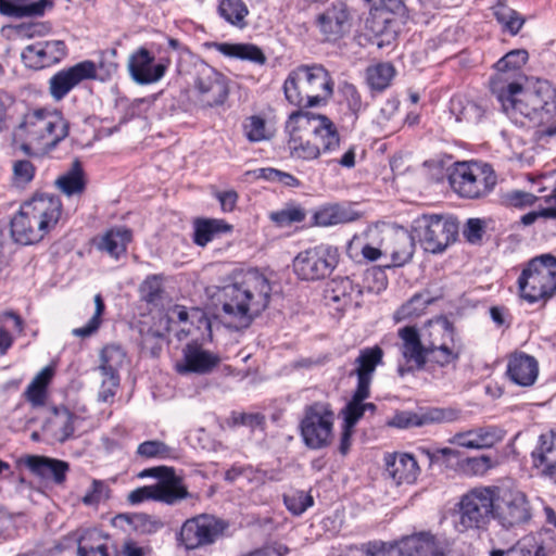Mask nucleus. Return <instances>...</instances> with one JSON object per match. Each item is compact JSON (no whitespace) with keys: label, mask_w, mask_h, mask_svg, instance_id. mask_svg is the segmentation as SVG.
Returning a JSON list of instances; mask_svg holds the SVG:
<instances>
[{"label":"nucleus","mask_w":556,"mask_h":556,"mask_svg":"<svg viewBox=\"0 0 556 556\" xmlns=\"http://www.w3.org/2000/svg\"><path fill=\"white\" fill-rule=\"evenodd\" d=\"M269 280L256 269L236 275L231 282L219 288L217 301L236 328L248 327L270 301Z\"/></svg>","instance_id":"f257e3e1"},{"label":"nucleus","mask_w":556,"mask_h":556,"mask_svg":"<svg viewBox=\"0 0 556 556\" xmlns=\"http://www.w3.org/2000/svg\"><path fill=\"white\" fill-rule=\"evenodd\" d=\"M288 149L293 159L312 161L332 154L340 146L337 126L326 115L305 110L291 113L286 122Z\"/></svg>","instance_id":"f03ea898"},{"label":"nucleus","mask_w":556,"mask_h":556,"mask_svg":"<svg viewBox=\"0 0 556 556\" xmlns=\"http://www.w3.org/2000/svg\"><path fill=\"white\" fill-rule=\"evenodd\" d=\"M62 213L59 197L42 193L25 202L10 223L11 236L17 243L39 242L58 224Z\"/></svg>","instance_id":"7ed1b4c3"},{"label":"nucleus","mask_w":556,"mask_h":556,"mask_svg":"<svg viewBox=\"0 0 556 556\" xmlns=\"http://www.w3.org/2000/svg\"><path fill=\"white\" fill-rule=\"evenodd\" d=\"M283 91L289 103L304 110L326 104L333 93V81L323 65H301L289 73Z\"/></svg>","instance_id":"20e7f679"},{"label":"nucleus","mask_w":556,"mask_h":556,"mask_svg":"<svg viewBox=\"0 0 556 556\" xmlns=\"http://www.w3.org/2000/svg\"><path fill=\"white\" fill-rule=\"evenodd\" d=\"M68 129L67 121L56 110L35 109L24 114L17 134L27 142L24 149L34 146L49 151L68 136Z\"/></svg>","instance_id":"39448f33"},{"label":"nucleus","mask_w":556,"mask_h":556,"mask_svg":"<svg viewBox=\"0 0 556 556\" xmlns=\"http://www.w3.org/2000/svg\"><path fill=\"white\" fill-rule=\"evenodd\" d=\"M520 298L530 304L547 302L556 293V257L542 254L530 260L518 278Z\"/></svg>","instance_id":"423d86ee"},{"label":"nucleus","mask_w":556,"mask_h":556,"mask_svg":"<svg viewBox=\"0 0 556 556\" xmlns=\"http://www.w3.org/2000/svg\"><path fill=\"white\" fill-rule=\"evenodd\" d=\"M140 477H155L160 480L153 485H146L131 491L128 494V502L134 505L147 500L174 505L190 496L187 489L181 484V479L175 475L170 467L149 468L143 470Z\"/></svg>","instance_id":"0eeeda50"},{"label":"nucleus","mask_w":556,"mask_h":556,"mask_svg":"<svg viewBox=\"0 0 556 556\" xmlns=\"http://www.w3.org/2000/svg\"><path fill=\"white\" fill-rule=\"evenodd\" d=\"M495 493L492 488H475L460 497L456 510V528L464 532L483 529L495 515Z\"/></svg>","instance_id":"6e6552de"},{"label":"nucleus","mask_w":556,"mask_h":556,"mask_svg":"<svg viewBox=\"0 0 556 556\" xmlns=\"http://www.w3.org/2000/svg\"><path fill=\"white\" fill-rule=\"evenodd\" d=\"M414 231L425 251L441 253L456 240L458 223L451 215L424 214L414 220Z\"/></svg>","instance_id":"1a4fd4ad"},{"label":"nucleus","mask_w":556,"mask_h":556,"mask_svg":"<svg viewBox=\"0 0 556 556\" xmlns=\"http://www.w3.org/2000/svg\"><path fill=\"white\" fill-rule=\"evenodd\" d=\"M452 189L462 198L485 197L495 186L496 177L486 164L456 163L448 177Z\"/></svg>","instance_id":"9d476101"},{"label":"nucleus","mask_w":556,"mask_h":556,"mask_svg":"<svg viewBox=\"0 0 556 556\" xmlns=\"http://www.w3.org/2000/svg\"><path fill=\"white\" fill-rule=\"evenodd\" d=\"M334 414L328 403L316 402L305 407L300 424L304 444L312 450H319L330 444Z\"/></svg>","instance_id":"9b49d317"},{"label":"nucleus","mask_w":556,"mask_h":556,"mask_svg":"<svg viewBox=\"0 0 556 556\" xmlns=\"http://www.w3.org/2000/svg\"><path fill=\"white\" fill-rule=\"evenodd\" d=\"M338 263V249L320 244L300 252L293 261V269L303 280H317L330 275Z\"/></svg>","instance_id":"f8f14e48"},{"label":"nucleus","mask_w":556,"mask_h":556,"mask_svg":"<svg viewBox=\"0 0 556 556\" xmlns=\"http://www.w3.org/2000/svg\"><path fill=\"white\" fill-rule=\"evenodd\" d=\"M227 528V523L212 515L203 514L187 519L178 533L177 541L186 549H197L213 544Z\"/></svg>","instance_id":"ddd939ff"},{"label":"nucleus","mask_w":556,"mask_h":556,"mask_svg":"<svg viewBox=\"0 0 556 556\" xmlns=\"http://www.w3.org/2000/svg\"><path fill=\"white\" fill-rule=\"evenodd\" d=\"M494 518L503 528L513 529L527 523L532 509L527 495L518 489H503L495 505Z\"/></svg>","instance_id":"4468645a"},{"label":"nucleus","mask_w":556,"mask_h":556,"mask_svg":"<svg viewBox=\"0 0 556 556\" xmlns=\"http://www.w3.org/2000/svg\"><path fill=\"white\" fill-rule=\"evenodd\" d=\"M492 92L497 96L502 103L503 111L516 123L519 116L532 118L539 114L533 102L525 98L526 89L516 81L504 84L503 78L498 75L491 80Z\"/></svg>","instance_id":"2eb2a0df"},{"label":"nucleus","mask_w":556,"mask_h":556,"mask_svg":"<svg viewBox=\"0 0 556 556\" xmlns=\"http://www.w3.org/2000/svg\"><path fill=\"white\" fill-rule=\"evenodd\" d=\"M194 89L200 103L206 108L224 104L229 93L226 77L207 64L197 68Z\"/></svg>","instance_id":"dca6fc26"},{"label":"nucleus","mask_w":556,"mask_h":556,"mask_svg":"<svg viewBox=\"0 0 556 556\" xmlns=\"http://www.w3.org/2000/svg\"><path fill=\"white\" fill-rule=\"evenodd\" d=\"M97 67L92 61H83L54 74L49 80L51 97L60 101L81 81L92 79Z\"/></svg>","instance_id":"f3484780"},{"label":"nucleus","mask_w":556,"mask_h":556,"mask_svg":"<svg viewBox=\"0 0 556 556\" xmlns=\"http://www.w3.org/2000/svg\"><path fill=\"white\" fill-rule=\"evenodd\" d=\"M453 327L447 320H443L430 326L431 341L428 343L427 358L440 366H446L458 359L460 349L455 345L450 346L448 342H453Z\"/></svg>","instance_id":"a211bd4d"},{"label":"nucleus","mask_w":556,"mask_h":556,"mask_svg":"<svg viewBox=\"0 0 556 556\" xmlns=\"http://www.w3.org/2000/svg\"><path fill=\"white\" fill-rule=\"evenodd\" d=\"M65 54L66 46L64 41L43 40L25 47L21 58L27 67L40 70L59 63Z\"/></svg>","instance_id":"6ab92c4d"},{"label":"nucleus","mask_w":556,"mask_h":556,"mask_svg":"<svg viewBox=\"0 0 556 556\" xmlns=\"http://www.w3.org/2000/svg\"><path fill=\"white\" fill-rule=\"evenodd\" d=\"M364 289L350 277H336L331 279L325 289V299L337 311H344L354 305L359 306V299Z\"/></svg>","instance_id":"aec40b11"},{"label":"nucleus","mask_w":556,"mask_h":556,"mask_svg":"<svg viewBox=\"0 0 556 556\" xmlns=\"http://www.w3.org/2000/svg\"><path fill=\"white\" fill-rule=\"evenodd\" d=\"M182 361L177 363L175 368L178 374L207 375L220 363V357L198 344H187L182 350Z\"/></svg>","instance_id":"412c9836"},{"label":"nucleus","mask_w":556,"mask_h":556,"mask_svg":"<svg viewBox=\"0 0 556 556\" xmlns=\"http://www.w3.org/2000/svg\"><path fill=\"white\" fill-rule=\"evenodd\" d=\"M154 58L146 48H140L129 56L128 71L139 85H149L159 81L166 72V65L163 63H153Z\"/></svg>","instance_id":"4be33fe9"},{"label":"nucleus","mask_w":556,"mask_h":556,"mask_svg":"<svg viewBox=\"0 0 556 556\" xmlns=\"http://www.w3.org/2000/svg\"><path fill=\"white\" fill-rule=\"evenodd\" d=\"M317 25L328 41H336L350 29V12L343 2H336L317 16Z\"/></svg>","instance_id":"5701e85b"},{"label":"nucleus","mask_w":556,"mask_h":556,"mask_svg":"<svg viewBox=\"0 0 556 556\" xmlns=\"http://www.w3.org/2000/svg\"><path fill=\"white\" fill-rule=\"evenodd\" d=\"M384 255L392 260V266H403L408 263L415 252L414 237L403 228L389 231L382 239Z\"/></svg>","instance_id":"b1692460"},{"label":"nucleus","mask_w":556,"mask_h":556,"mask_svg":"<svg viewBox=\"0 0 556 556\" xmlns=\"http://www.w3.org/2000/svg\"><path fill=\"white\" fill-rule=\"evenodd\" d=\"M505 437V431L495 426L481 427L473 430L458 432L452 439L451 443L466 448H489L501 442Z\"/></svg>","instance_id":"393cba45"},{"label":"nucleus","mask_w":556,"mask_h":556,"mask_svg":"<svg viewBox=\"0 0 556 556\" xmlns=\"http://www.w3.org/2000/svg\"><path fill=\"white\" fill-rule=\"evenodd\" d=\"M507 375L515 384L531 387L539 376V363L531 355L516 352L508 359Z\"/></svg>","instance_id":"a878e982"},{"label":"nucleus","mask_w":556,"mask_h":556,"mask_svg":"<svg viewBox=\"0 0 556 556\" xmlns=\"http://www.w3.org/2000/svg\"><path fill=\"white\" fill-rule=\"evenodd\" d=\"M386 472L396 485L412 484L417 480L419 466L409 454L399 453L387 455Z\"/></svg>","instance_id":"bb28decb"},{"label":"nucleus","mask_w":556,"mask_h":556,"mask_svg":"<svg viewBox=\"0 0 556 556\" xmlns=\"http://www.w3.org/2000/svg\"><path fill=\"white\" fill-rule=\"evenodd\" d=\"M531 456L534 467L556 482V431L541 434Z\"/></svg>","instance_id":"cd10ccee"},{"label":"nucleus","mask_w":556,"mask_h":556,"mask_svg":"<svg viewBox=\"0 0 556 556\" xmlns=\"http://www.w3.org/2000/svg\"><path fill=\"white\" fill-rule=\"evenodd\" d=\"M402 340L401 352L408 364L421 369L427 362L428 344H422L418 330L415 327H404L399 330Z\"/></svg>","instance_id":"c85d7f7f"},{"label":"nucleus","mask_w":556,"mask_h":556,"mask_svg":"<svg viewBox=\"0 0 556 556\" xmlns=\"http://www.w3.org/2000/svg\"><path fill=\"white\" fill-rule=\"evenodd\" d=\"M383 351L379 346L364 349L355 359L357 367L351 372L357 377L356 389L370 392L372 375L379 364L382 363Z\"/></svg>","instance_id":"c756f323"},{"label":"nucleus","mask_w":556,"mask_h":556,"mask_svg":"<svg viewBox=\"0 0 556 556\" xmlns=\"http://www.w3.org/2000/svg\"><path fill=\"white\" fill-rule=\"evenodd\" d=\"M525 98L533 102L539 114H556V87L549 81L536 79L526 89Z\"/></svg>","instance_id":"7c9ffc66"},{"label":"nucleus","mask_w":556,"mask_h":556,"mask_svg":"<svg viewBox=\"0 0 556 556\" xmlns=\"http://www.w3.org/2000/svg\"><path fill=\"white\" fill-rule=\"evenodd\" d=\"M25 465L34 473L45 479H53L55 483H62L68 471V464L63 460L45 456L30 455L25 459Z\"/></svg>","instance_id":"2f4dec72"},{"label":"nucleus","mask_w":556,"mask_h":556,"mask_svg":"<svg viewBox=\"0 0 556 556\" xmlns=\"http://www.w3.org/2000/svg\"><path fill=\"white\" fill-rule=\"evenodd\" d=\"M401 543L405 556H444L441 544L428 533L403 538Z\"/></svg>","instance_id":"473e14b6"},{"label":"nucleus","mask_w":556,"mask_h":556,"mask_svg":"<svg viewBox=\"0 0 556 556\" xmlns=\"http://www.w3.org/2000/svg\"><path fill=\"white\" fill-rule=\"evenodd\" d=\"M395 74V67L389 62H379L368 66L365 71V79L371 96L389 88Z\"/></svg>","instance_id":"72a5a7b5"},{"label":"nucleus","mask_w":556,"mask_h":556,"mask_svg":"<svg viewBox=\"0 0 556 556\" xmlns=\"http://www.w3.org/2000/svg\"><path fill=\"white\" fill-rule=\"evenodd\" d=\"M369 395V391L355 389L352 399L342 410L345 426L354 428L366 410H369L371 414L376 412L374 403H364Z\"/></svg>","instance_id":"f704fd0d"},{"label":"nucleus","mask_w":556,"mask_h":556,"mask_svg":"<svg viewBox=\"0 0 556 556\" xmlns=\"http://www.w3.org/2000/svg\"><path fill=\"white\" fill-rule=\"evenodd\" d=\"M78 556H117L113 547L108 545L106 539L96 531H87L78 541Z\"/></svg>","instance_id":"c9c22d12"},{"label":"nucleus","mask_w":556,"mask_h":556,"mask_svg":"<svg viewBox=\"0 0 556 556\" xmlns=\"http://www.w3.org/2000/svg\"><path fill=\"white\" fill-rule=\"evenodd\" d=\"M232 226L224 219H197L194 223L193 241L199 247H205L215 236L230 232Z\"/></svg>","instance_id":"e433bc0d"},{"label":"nucleus","mask_w":556,"mask_h":556,"mask_svg":"<svg viewBox=\"0 0 556 556\" xmlns=\"http://www.w3.org/2000/svg\"><path fill=\"white\" fill-rule=\"evenodd\" d=\"M400 101L397 98L392 97L383 101L372 112V122L380 128L394 131L400 127L401 121L399 118Z\"/></svg>","instance_id":"4c0bfd02"},{"label":"nucleus","mask_w":556,"mask_h":556,"mask_svg":"<svg viewBox=\"0 0 556 556\" xmlns=\"http://www.w3.org/2000/svg\"><path fill=\"white\" fill-rule=\"evenodd\" d=\"M76 420L77 417L66 407H54L53 415L49 419L54 438L60 442L70 439L75 431L74 424Z\"/></svg>","instance_id":"58836bf2"},{"label":"nucleus","mask_w":556,"mask_h":556,"mask_svg":"<svg viewBox=\"0 0 556 556\" xmlns=\"http://www.w3.org/2000/svg\"><path fill=\"white\" fill-rule=\"evenodd\" d=\"M217 50L230 58L240 59L243 61H250L256 64H264L266 62V56L255 45L252 43H219L217 46Z\"/></svg>","instance_id":"ea45409f"},{"label":"nucleus","mask_w":556,"mask_h":556,"mask_svg":"<svg viewBox=\"0 0 556 556\" xmlns=\"http://www.w3.org/2000/svg\"><path fill=\"white\" fill-rule=\"evenodd\" d=\"M131 239V232L125 227L112 228L102 237L99 249L111 256H118L126 252L127 243Z\"/></svg>","instance_id":"a19ab883"},{"label":"nucleus","mask_w":556,"mask_h":556,"mask_svg":"<svg viewBox=\"0 0 556 556\" xmlns=\"http://www.w3.org/2000/svg\"><path fill=\"white\" fill-rule=\"evenodd\" d=\"M217 12L228 24L240 29L247 26L249 9L242 0H220Z\"/></svg>","instance_id":"79ce46f5"},{"label":"nucleus","mask_w":556,"mask_h":556,"mask_svg":"<svg viewBox=\"0 0 556 556\" xmlns=\"http://www.w3.org/2000/svg\"><path fill=\"white\" fill-rule=\"evenodd\" d=\"M451 112L458 122L476 124L483 117L484 109L473 101L456 97L451 101Z\"/></svg>","instance_id":"37998d69"},{"label":"nucleus","mask_w":556,"mask_h":556,"mask_svg":"<svg viewBox=\"0 0 556 556\" xmlns=\"http://www.w3.org/2000/svg\"><path fill=\"white\" fill-rule=\"evenodd\" d=\"M59 189L66 195L80 194L85 190L84 173L80 163L76 160L72 167L56 179Z\"/></svg>","instance_id":"c03bdc74"},{"label":"nucleus","mask_w":556,"mask_h":556,"mask_svg":"<svg viewBox=\"0 0 556 556\" xmlns=\"http://www.w3.org/2000/svg\"><path fill=\"white\" fill-rule=\"evenodd\" d=\"M493 14L503 29L511 35L518 34L525 24V18L504 1H498L493 8Z\"/></svg>","instance_id":"a18cd8bd"},{"label":"nucleus","mask_w":556,"mask_h":556,"mask_svg":"<svg viewBox=\"0 0 556 556\" xmlns=\"http://www.w3.org/2000/svg\"><path fill=\"white\" fill-rule=\"evenodd\" d=\"M99 370L101 375H118L119 368L126 361V354L118 345L110 344L103 348L100 355Z\"/></svg>","instance_id":"49530a36"},{"label":"nucleus","mask_w":556,"mask_h":556,"mask_svg":"<svg viewBox=\"0 0 556 556\" xmlns=\"http://www.w3.org/2000/svg\"><path fill=\"white\" fill-rule=\"evenodd\" d=\"M431 302L428 292L416 293L395 312L394 317L397 321L419 317Z\"/></svg>","instance_id":"de8ad7c7"},{"label":"nucleus","mask_w":556,"mask_h":556,"mask_svg":"<svg viewBox=\"0 0 556 556\" xmlns=\"http://www.w3.org/2000/svg\"><path fill=\"white\" fill-rule=\"evenodd\" d=\"M351 220H353L351 214L340 205L324 206L314 214L316 226L327 227Z\"/></svg>","instance_id":"09e8293b"},{"label":"nucleus","mask_w":556,"mask_h":556,"mask_svg":"<svg viewBox=\"0 0 556 556\" xmlns=\"http://www.w3.org/2000/svg\"><path fill=\"white\" fill-rule=\"evenodd\" d=\"M527 60L528 52L526 50L509 51L496 62L495 67L497 70V74L493 78H496L500 75L503 78L504 84H507L508 78L505 77V74L510 71L515 72L519 70L523 64H526Z\"/></svg>","instance_id":"8fccbe9b"},{"label":"nucleus","mask_w":556,"mask_h":556,"mask_svg":"<svg viewBox=\"0 0 556 556\" xmlns=\"http://www.w3.org/2000/svg\"><path fill=\"white\" fill-rule=\"evenodd\" d=\"M243 131L250 142H261L269 140L273 137V132L267 127L266 121L258 115H253L245 119Z\"/></svg>","instance_id":"3c124183"},{"label":"nucleus","mask_w":556,"mask_h":556,"mask_svg":"<svg viewBox=\"0 0 556 556\" xmlns=\"http://www.w3.org/2000/svg\"><path fill=\"white\" fill-rule=\"evenodd\" d=\"M139 291L143 301L149 304L159 305L164 294L162 277L159 275L147 277L141 283Z\"/></svg>","instance_id":"603ef678"},{"label":"nucleus","mask_w":556,"mask_h":556,"mask_svg":"<svg viewBox=\"0 0 556 556\" xmlns=\"http://www.w3.org/2000/svg\"><path fill=\"white\" fill-rule=\"evenodd\" d=\"M305 211L296 205H286L283 208L270 213V219L279 227H288L301 223L305 218Z\"/></svg>","instance_id":"864d4df0"},{"label":"nucleus","mask_w":556,"mask_h":556,"mask_svg":"<svg viewBox=\"0 0 556 556\" xmlns=\"http://www.w3.org/2000/svg\"><path fill=\"white\" fill-rule=\"evenodd\" d=\"M105 309L104 302L102 300V296L100 294H97L94 296V314L89 319L86 326L80 328H75L72 330L73 336L79 337V338H88L92 336L100 327L101 325V316Z\"/></svg>","instance_id":"5fc2aeb1"},{"label":"nucleus","mask_w":556,"mask_h":556,"mask_svg":"<svg viewBox=\"0 0 556 556\" xmlns=\"http://www.w3.org/2000/svg\"><path fill=\"white\" fill-rule=\"evenodd\" d=\"M366 556H405L401 540L395 543L369 542L362 546Z\"/></svg>","instance_id":"6e6d98bb"},{"label":"nucleus","mask_w":556,"mask_h":556,"mask_svg":"<svg viewBox=\"0 0 556 556\" xmlns=\"http://www.w3.org/2000/svg\"><path fill=\"white\" fill-rule=\"evenodd\" d=\"M283 503L292 515L300 516L314 505V498L304 491H296L292 494L283 495Z\"/></svg>","instance_id":"4d7b16f0"},{"label":"nucleus","mask_w":556,"mask_h":556,"mask_svg":"<svg viewBox=\"0 0 556 556\" xmlns=\"http://www.w3.org/2000/svg\"><path fill=\"white\" fill-rule=\"evenodd\" d=\"M419 416L420 426L429 424L451 422L458 418L459 413L453 408H430Z\"/></svg>","instance_id":"13d9d810"},{"label":"nucleus","mask_w":556,"mask_h":556,"mask_svg":"<svg viewBox=\"0 0 556 556\" xmlns=\"http://www.w3.org/2000/svg\"><path fill=\"white\" fill-rule=\"evenodd\" d=\"M169 452L170 448L159 440L144 441L137 447V454L144 458H165Z\"/></svg>","instance_id":"bf43d9fd"},{"label":"nucleus","mask_w":556,"mask_h":556,"mask_svg":"<svg viewBox=\"0 0 556 556\" xmlns=\"http://www.w3.org/2000/svg\"><path fill=\"white\" fill-rule=\"evenodd\" d=\"M542 549L533 536H526L504 553L506 556H540Z\"/></svg>","instance_id":"052dcab7"},{"label":"nucleus","mask_w":556,"mask_h":556,"mask_svg":"<svg viewBox=\"0 0 556 556\" xmlns=\"http://www.w3.org/2000/svg\"><path fill=\"white\" fill-rule=\"evenodd\" d=\"M494 466L490 456L481 455L478 457H468L463 460L462 468L466 473L481 476Z\"/></svg>","instance_id":"680f3d73"},{"label":"nucleus","mask_w":556,"mask_h":556,"mask_svg":"<svg viewBox=\"0 0 556 556\" xmlns=\"http://www.w3.org/2000/svg\"><path fill=\"white\" fill-rule=\"evenodd\" d=\"M35 175V167L28 160H20L13 164V182L17 187H24L30 182Z\"/></svg>","instance_id":"e2e57ef3"},{"label":"nucleus","mask_w":556,"mask_h":556,"mask_svg":"<svg viewBox=\"0 0 556 556\" xmlns=\"http://www.w3.org/2000/svg\"><path fill=\"white\" fill-rule=\"evenodd\" d=\"M342 94L349 110L354 116H358L359 113L366 108L362 100V96L357 88L352 84H345L342 88Z\"/></svg>","instance_id":"0e129e2a"},{"label":"nucleus","mask_w":556,"mask_h":556,"mask_svg":"<svg viewBox=\"0 0 556 556\" xmlns=\"http://www.w3.org/2000/svg\"><path fill=\"white\" fill-rule=\"evenodd\" d=\"M102 382L100 387V391L98 393V400L101 402H110L114 397L116 390L119 386V376L118 375H102Z\"/></svg>","instance_id":"69168bd1"},{"label":"nucleus","mask_w":556,"mask_h":556,"mask_svg":"<svg viewBox=\"0 0 556 556\" xmlns=\"http://www.w3.org/2000/svg\"><path fill=\"white\" fill-rule=\"evenodd\" d=\"M555 172L549 174H542L538 176L528 175V179L534 184H539L540 187L538 188V192H544L548 188L553 187L552 193L544 197L546 203H556V187L553 185V176Z\"/></svg>","instance_id":"338daca9"},{"label":"nucleus","mask_w":556,"mask_h":556,"mask_svg":"<svg viewBox=\"0 0 556 556\" xmlns=\"http://www.w3.org/2000/svg\"><path fill=\"white\" fill-rule=\"evenodd\" d=\"M484 233V222L480 218H469L464 229V236L470 243H478Z\"/></svg>","instance_id":"774afa93"}]
</instances>
